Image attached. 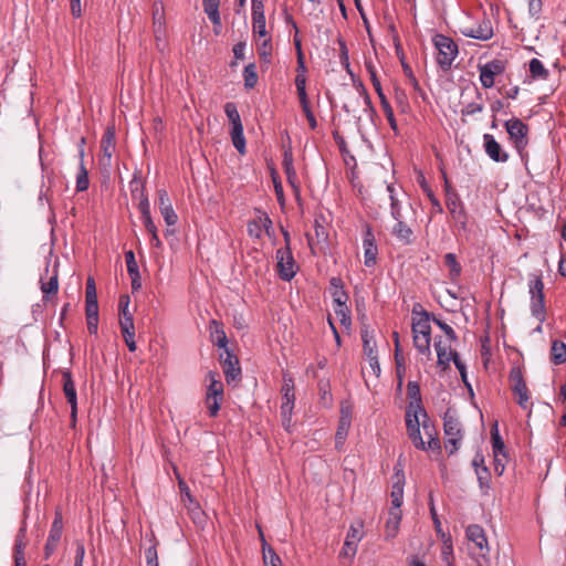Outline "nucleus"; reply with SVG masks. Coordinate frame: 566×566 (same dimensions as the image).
<instances>
[{
    "mask_svg": "<svg viewBox=\"0 0 566 566\" xmlns=\"http://www.w3.org/2000/svg\"><path fill=\"white\" fill-rule=\"evenodd\" d=\"M412 334L413 344L418 352L430 355L431 326L429 314L427 312L413 316Z\"/></svg>",
    "mask_w": 566,
    "mask_h": 566,
    "instance_id": "nucleus-1",
    "label": "nucleus"
},
{
    "mask_svg": "<svg viewBox=\"0 0 566 566\" xmlns=\"http://www.w3.org/2000/svg\"><path fill=\"white\" fill-rule=\"evenodd\" d=\"M209 381L206 392V406L210 417H216L220 410L223 400V384L217 371H209L206 376Z\"/></svg>",
    "mask_w": 566,
    "mask_h": 566,
    "instance_id": "nucleus-2",
    "label": "nucleus"
},
{
    "mask_svg": "<svg viewBox=\"0 0 566 566\" xmlns=\"http://www.w3.org/2000/svg\"><path fill=\"white\" fill-rule=\"evenodd\" d=\"M224 113L231 124L230 136L234 148L241 154H245V138L243 135V125L237 105L228 102L224 105Z\"/></svg>",
    "mask_w": 566,
    "mask_h": 566,
    "instance_id": "nucleus-3",
    "label": "nucleus"
},
{
    "mask_svg": "<svg viewBox=\"0 0 566 566\" xmlns=\"http://www.w3.org/2000/svg\"><path fill=\"white\" fill-rule=\"evenodd\" d=\"M433 44L438 51L437 63L443 70H449L458 55V45L455 42L443 34H436Z\"/></svg>",
    "mask_w": 566,
    "mask_h": 566,
    "instance_id": "nucleus-4",
    "label": "nucleus"
},
{
    "mask_svg": "<svg viewBox=\"0 0 566 566\" xmlns=\"http://www.w3.org/2000/svg\"><path fill=\"white\" fill-rule=\"evenodd\" d=\"M531 295V312L532 315L543 323L546 318L544 283L538 275H533L528 283Z\"/></svg>",
    "mask_w": 566,
    "mask_h": 566,
    "instance_id": "nucleus-5",
    "label": "nucleus"
},
{
    "mask_svg": "<svg viewBox=\"0 0 566 566\" xmlns=\"http://www.w3.org/2000/svg\"><path fill=\"white\" fill-rule=\"evenodd\" d=\"M423 413H427L424 408H422V410H418L417 408L407 407L406 409V426L408 436L413 446L420 450H426V442L422 439L420 432Z\"/></svg>",
    "mask_w": 566,
    "mask_h": 566,
    "instance_id": "nucleus-6",
    "label": "nucleus"
},
{
    "mask_svg": "<svg viewBox=\"0 0 566 566\" xmlns=\"http://www.w3.org/2000/svg\"><path fill=\"white\" fill-rule=\"evenodd\" d=\"M511 389L516 397V402L523 408L527 409L530 405V392L525 384L522 368L514 366L509 375Z\"/></svg>",
    "mask_w": 566,
    "mask_h": 566,
    "instance_id": "nucleus-7",
    "label": "nucleus"
},
{
    "mask_svg": "<svg viewBox=\"0 0 566 566\" xmlns=\"http://www.w3.org/2000/svg\"><path fill=\"white\" fill-rule=\"evenodd\" d=\"M446 206L452 219L461 227L465 228L468 217L463 203L459 195L451 189L448 181H446Z\"/></svg>",
    "mask_w": 566,
    "mask_h": 566,
    "instance_id": "nucleus-8",
    "label": "nucleus"
},
{
    "mask_svg": "<svg viewBox=\"0 0 566 566\" xmlns=\"http://www.w3.org/2000/svg\"><path fill=\"white\" fill-rule=\"evenodd\" d=\"M506 132L511 142L521 154L527 146L528 127L518 118L510 119L505 123Z\"/></svg>",
    "mask_w": 566,
    "mask_h": 566,
    "instance_id": "nucleus-9",
    "label": "nucleus"
},
{
    "mask_svg": "<svg viewBox=\"0 0 566 566\" xmlns=\"http://www.w3.org/2000/svg\"><path fill=\"white\" fill-rule=\"evenodd\" d=\"M465 536L472 544L471 549L474 554L481 557H485L489 552L488 538L484 530L478 524H471L467 527Z\"/></svg>",
    "mask_w": 566,
    "mask_h": 566,
    "instance_id": "nucleus-10",
    "label": "nucleus"
},
{
    "mask_svg": "<svg viewBox=\"0 0 566 566\" xmlns=\"http://www.w3.org/2000/svg\"><path fill=\"white\" fill-rule=\"evenodd\" d=\"M277 273L284 281H291L296 274V263L290 247L276 251Z\"/></svg>",
    "mask_w": 566,
    "mask_h": 566,
    "instance_id": "nucleus-11",
    "label": "nucleus"
},
{
    "mask_svg": "<svg viewBox=\"0 0 566 566\" xmlns=\"http://www.w3.org/2000/svg\"><path fill=\"white\" fill-rule=\"evenodd\" d=\"M219 360L228 384H231L232 381L239 380L241 378L239 359L229 350V348H226V350L220 353Z\"/></svg>",
    "mask_w": 566,
    "mask_h": 566,
    "instance_id": "nucleus-12",
    "label": "nucleus"
},
{
    "mask_svg": "<svg viewBox=\"0 0 566 566\" xmlns=\"http://www.w3.org/2000/svg\"><path fill=\"white\" fill-rule=\"evenodd\" d=\"M63 534V518L61 512L55 513L51 530L44 546V558H50L56 551Z\"/></svg>",
    "mask_w": 566,
    "mask_h": 566,
    "instance_id": "nucleus-13",
    "label": "nucleus"
},
{
    "mask_svg": "<svg viewBox=\"0 0 566 566\" xmlns=\"http://www.w3.org/2000/svg\"><path fill=\"white\" fill-rule=\"evenodd\" d=\"M363 525H350L347 532L343 548L339 553L340 557L353 559L357 553V545L363 538Z\"/></svg>",
    "mask_w": 566,
    "mask_h": 566,
    "instance_id": "nucleus-14",
    "label": "nucleus"
},
{
    "mask_svg": "<svg viewBox=\"0 0 566 566\" xmlns=\"http://www.w3.org/2000/svg\"><path fill=\"white\" fill-rule=\"evenodd\" d=\"M271 231L272 220L268 213L261 210H256L255 217L248 223L249 235L260 239L263 232H265L268 235H271Z\"/></svg>",
    "mask_w": 566,
    "mask_h": 566,
    "instance_id": "nucleus-15",
    "label": "nucleus"
},
{
    "mask_svg": "<svg viewBox=\"0 0 566 566\" xmlns=\"http://www.w3.org/2000/svg\"><path fill=\"white\" fill-rule=\"evenodd\" d=\"M62 379H63V392L65 395L67 402L71 406L72 426H75L76 416H77V396H76L75 385H74V381L72 379V375L70 371H64L62 374Z\"/></svg>",
    "mask_w": 566,
    "mask_h": 566,
    "instance_id": "nucleus-16",
    "label": "nucleus"
},
{
    "mask_svg": "<svg viewBox=\"0 0 566 566\" xmlns=\"http://www.w3.org/2000/svg\"><path fill=\"white\" fill-rule=\"evenodd\" d=\"M363 249H364V264L367 268H371L377 263V254L378 248L375 243V237L369 227L366 228L364 240H363Z\"/></svg>",
    "mask_w": 566,
    "mask_h": 566,
    "instance_id": "nucleus-17",
    "label": "nucleus"
},
{
    "mask_svg": "<svg viewBox=\"0 0 566 566\" xmlns=\"http://www.w3.org/2000/svg\"><path fill=\"white\" fill-rule=\"evenodd\" d=\"M394 483L391 486L390 497H391V509L400 510V506L403 501V485H405V474L402 470H397L394 473Z\"/></svg>",
    "mask_w": 566,
    "mask_h": 566,
    "instance_id": "nucleus-18",
    "label": "nucleus"
},
{
    "mask_svg": "<svg viewBox=\"0 0 566 566\" xmlns=\"http://www.w3.org/2000/svg\"><path fill=\"white\" fill-rule=\"evenodd\" d=\"M165 12H164V4L160 1H156L153 4V25H154V34L155 39L157 41V45H159V42L165 36Z\"/></svg>",
    "mask_w": 566,
    "mask_h": 566,
    "instance_id": "nucleus-19",
    "label": "nucleus"
},
{
    "mask_svg": "<svg viewBox=\"0 0 566 566\" xmlns=\"http://www.w3.org/2000/svg\"><path fill=\"white\" fill-rule=\"evenodd\" d=\"M484 149L488 156L496 163H505L509 159V155L502 150L501 145L495 140L491 134L483 136Z\"/></svg>",
    "mask_w": 566,
    "mask_h": 566,
    "instance_id": "nucleus-20",
    "label": "nucleus"
},
{
    "mask_svg": "<svg viewBox=\"0 0 566 566\" xmlns=\"http://www.w3.org/2000/svg\"><path fill=\"white\" fill-rule=\"evenodd\" d=\"M450 340H442L441 338H436L434 348L438 356V365L442 367V369L449 368L450 361L453 360V355L458 354L457 352L451 349Z\"/></svg>",
    "mask_w": 566,
    "mask_h": 566,
    "instance_id": "nucleus-21",
    "label": "nucleus"
},
{
    "mask_svg": "<svg viewBox=\"0 0 566 566\" xmlns=\"http://www.w3.org/2000/svg\"><path fill=\"white\" fill-rule=\"evenodd\" d=\"M281 394H282L281 410H285V412L289 410H293L294 401H295L294 380L287 374H284V376H283Z\"/></svg>",
    "mask_w": 566,
    "mask_h": 566,
    "instance_id": "nucleus-22",
    "label": "nucleus"
},
{
    "mask_svg": "<svg viewBox=\"0 0 566 566\" xmlns=\"http://www.w3.org/2000/svg\"><path fill=\"white\" fill-rule=\"evenodd\" d=\"M283 167L289 185L292 187L296 199L300 198L301 190L298 186L297 175L293 166L292 154L285 153L283 158Z\"/></svg>",
    "mask_w": 566,
    "mask_h": 566,
    "instance_id": "nucleus-23",
    "label": "nucleus"
},
{
    "mask_svg": "<svg viewBox=\"0 0 566 566\" xmlns=\"http://www.w3.org/2000/svg\"><path fill=\"white\" fill-rule=\"evenodd\" d=\"M420 427H422L424 434L428 437V442H426V450H440L441 446L438 433L434 429V426L430 422L427 413H423V419L421 420Z\"/></svg>",
    "mask_w": 566,
    "mask_h": 566,
    "instance_id": "nucleus-24",
    "label": "nucleus"
},
{
    "mask_svg": "<svg viewBox=\"0 0 566 566\" xmlns=\"http://www.w3.org/2000/svg\"><path fill=\"white\" fill-rule=\"evenodd\" d=\"M211 342L220 349L226 350L228 348V338L223 329L222 323L212 319L209 325Z\"/></svg>",
    "mask_w": 566,
    "mask_h": 566,
    "instance_id": "nucleus-25",
    "label": "nucleus"
},
{
    "mask_svg": "<svg viewBox=\"0 0 566 566\" xmlns=\"http://www.w3.org/2000/svg\"><path fill=\"white\" fill-rule=\"evenodd\" d=\"M401 516H402L401 510H397V509L389 510V516H388V520H387L386 526H385V538L386 539H392L397 536L398 531H399V525L401 522Z\"/></svg>",
    "mask_w": 566,
    "mask_h": 566,
    "instance_id": "nucleus-26",
    "label": "nucleus"
},
{
    "mask_svg": "<svg viewBox=\"0 0 566 566\" xmlns=\"http://www.w3.org/2000/svg\"><path fill=\"white\" fill-rule=\"evenodd\" d=\"M463 34L478 40H489L493 35V29L489 21H483L476 27L467 28Z\"/></svg>",
    "mask_w": 566,
    "mask_h": 566,
    "instance_id": "nucleus-27",
    "label": "nucleus"
},
{
    "mask_svg": "<svg viewBox=\"0 0 566 566\" xmlns=\"http://www.w3.org/2000/svg\"><path fill=\"white\" fill-rule=\"evenodd\" d=\"M115 150V133L113 128H107L101 140V151L103 159L109 164Z\"/></svg>",
    "mask_w": 566,
    "mask_h": 566,
    "instance_id": "nucleus-28",
    "label": "nucleus"
},
{
    "mask_svg": "<svg viewBox=\"0 0 566 566\" xmlns=\"http://www.w3.org/2000/svg\"><path fill=\"white\" fill-rule=\"evenodd\" d=\"M80 156V169L76 176V190L85 191L90 186L88 171L84 165V148L81 147L78 150Z\"/></svg>",
    "mask_w": 566,
    "mask_h": 566,
    "instance_id": "nucleus-29",
    "label": "nucleus"
},
{
    "mask_svg": "<svg viewBox=\"0 0 566 566\" xmlns=\"http://www.w3.org/2000/svg\"><path fill=\"white\" fill-rule=\"evenodd\" d=\"M392 234L405 244L412 242L413 231L401 219L392 227Z\"/></svg>",
    "mask_w": 566,
    "mask_h": 566,
    "instance_id": "nucleus-30",
    "label": "nucleus"
},
{
    "mask_svg": "<svg viewBox=\"0 0 566 566\" xmlns=\"http://www.w3.org/2000/svg\"><path fill=\"white\" fill-rule=\"evenodd\" d=\"M530 75L534 81H546L549 76V71L544 66L542 61L538 59H532L530 61Z\"/></svg>",
    "mask_w": 566,
    "mask_h": 566,
    "instance_id": "nucleus-31",
    "label": "nucleus"
},
{
    "mask_svg": "<svg viewBox=\"0 0 566 566\" xmlns=\"http://www.w3.org/2000/svg\"><path fill=\"white\" fill-rule=\"evenodd\" d=\"M219 6L220 0H203V10L214 27L221 25Z\"/></svg>",
    "mask_w": 566,
    "mask_h": 566,
    "instance_id": "nucleus-32",
    "label": "nucleus"
},
{
    "mask_svg": "<svg viewBox=\"0 0 566 566\" xmlns=\"http://www.w3.org/2000/svg\"><path fill=\"white\" fill-rule=\"evenodd\" d=\"M407 395L410 399L407 407L417 408L418 410H422V401H421V394H420V387L416 381H409L407 385Z\"/></svg>",
    "mask_w": 566,
    "mask_h": 566,
    "instance_id": "nucleus-33",
    "label": "nucleus"
},
{
    "mask_svg": "<svg viewBox=\"0 0 566 566\" xmlns=\"http://www.w3.org/2000/svg\"><path fill=\"white\" fill-rule=\"evenodd\" d=\"M551 360L555 365L566 361V345L562 340H554L551 346Z\"/></svg>",
    "mask_w": 566,
    "mask_h": 566,
    "instance_id": "nucleus-34",
    "label": "nucleus"
},
{
    "mask_svg": "<svg viewBox=\"0 0 566 566\" xmlns=\"http://www.w3.org/2000/svg\"><path fill=\"white\" fill-rule=\"evenodd\" d=\"M130 304L129 295H122L118 302V314H119V327H123L125 319L128 323L134 324L133 313L128 311Z\"/></svg>",
    "mask_w": 566,
    "mask_h": 566,
    "instance_id": "nucleus-35",
    "label": "nucleus"
},
{
    "mask_svg": "<svg viewBox=\"0 0 566 566\" xmlns=\"http://www.w3.org/2000/svg\"><path fill=\"white\" fill-rule=\"evenodd\" d=\"M443 427L446 437H462L461 424L455 417L446 413Z\"/></svg>",
    "mask_w": 566,
    "mask_h": 566,
    "instance_id": "nucleus-36",
    "label": "nucleus"
},
{
    "mask_svg": "<svg viewBox=\"0 0 566 566\" xmlns=\"http://www.w3.org/2000/svg\"><path fill=\"white\" fill-rule=\"evenodd\" d=\"M491 440H492V449H493V455L494 457H503L505 455V446L504 442L499 433L497 423L492 427L491 429Z\"/></svg>",
    "mask_w": 566,
    "mask_h": 566,
    "instance_id": "nucleus-37",
    "label": "nucleus"
},
{
    "mask_svg": "<svg viewBox=\"0 0 566 566\" xmlns=\"http://www.w3.org/2000/svg\"><path fill=\"white\" fill-rule=\"evenodd\" d=\"M120 332H122L123 338H124L129 352H135L136 343H135V326H134V324H130L127 322V319H125L123 327H120Z\"/></svg>",
    "mask_w": 566,
    "mask_h": 566,
    "instance_id": "nucleus-38",
    "label": "nucleus"
},
{
    "mask_svg": "<svg viewBox=\"0 0 566 566\" xmlns=\"http://www.w3.org/2000/svg\"><path fill=\"white\" fill-rule=\"evenodd\" d=\"M350 424H352V421H345V420H339L338 421V427H337V431H336V434H335V447L336 449H342L345 440H346V437L348 434V430L350 428Z\"/></svg>",
    "mask_w": 566,
    "mask_h": 566,
    "instance_id": "nucleus-39",
    "label": "nucleus"
},
{
    "mask_svg": "<svg viewBox=\"0 0 566 566\" xmlns=\"http://www.w3.org/2000/svg\"><path fill=\"white\" fill-rule=\"evenodd\" d=\"M361 339L364 353L366 354V356L377 354L376 342L374 340V336L369 333L367 328L361 331Z\"/></svg>",
    "mask_w": 566,
    "mask_h": 566,
    "instance_id": "nucleus-40",
    "label": "nucleus"
},
{
    "mask_svg": "<svg viewBox=\"0 0 566 566\" xmlns=\"http://www.w3.org/2000/svg\"><path fill=\"white\" fill-rule=\"evenodd\" d=\"M244 86L247 88H253L258 83L256 66L254 63H250L244 67L243 71Z\"/></svg>",
    "mask_w": 566,
    "mask_h": 566,
    "instance_id": "nucleus-41",
    "label": "nucleus"
},
{
    "mask_svg": "<svg viewBox=\"0 0 566 566\" xmlns=\"http://www.w3.org/2000/svg\"><path fill=\"white\" fill-rule=\"evenodd\" d=\"M256 46L260 57L263 61L269 62V57L272 52L271 39L268 36L261 39L256 38Z\"/></svg>",
    "mask_w": 566,
    "mask_h": 566,
    "instance_id": "nucleus-42",
    "label": "nucleus"
},
{
    "mask_svg": "<svg viewBox=\"0 0 566 566\" xmlns=\"http://www.w3.org/2000/svg\"><path fill=\"white\" fill-rule=\"evenodd\" d=\"M387 190L390 197L391 216L396 221L402 218L400 202L395 193V187L392 185L387 186Z\"/></svg>",
    "mask_w": 566,
    "mask_h": 566,
    "instance_id": "nucleus-43",
    "label": "nucleus"
},
{
    "mask_svg": "<svg viewBox=\"0 0 566 566\" xmlns=\"http://www.w3.org/2000/svg\"><path fill=\"white\" fill-rule=\"evenodd\" d=\"M379 99H380V105H381V108L385 113V116L391 127V129L394 130H397V122H396V118H395V115H394V109L392 107L390 106L386 95H381V96H378Z\"/></svg>",
    "mask_w": 566,
    "mask_h": 566,
    "instance_id": "nucleus-44",
    "label": "nucleus"
},
{
    "mask_svg": "<svg viewBox=\"0 0 566 566\" xmlns=\"http://www.w3.org/2000/svg\"><path fill=\"white\" fill-rule=\"evenodd\" d=\"M137 193H139L138 209H139L142 216L150 213L149 200H148V197L144 193V188L140 187V189H139L138 186H136L135 189H132L133 197H136Z\"/></svg>",
    "mask_w": 566,
    "mask_h": 566,
    "instance_id": "nucleus-45",
    "label": "nucleus"
},
{
    "mask_svg": "<svg viewBox=\"0 0 566 566\" xmlns=\"http://www.w3.org/2000/svg\"><path fill=\"white\" fill-rule=\"evenodd\" d=\"M252 20H253L252 28H253L254 36L260 38V39L268 36L265 15L252 17Z\"/></svg>",
    "mask_w": 566,
    "mask_h": 566,
    "instance_id": "nucleus-46",
    "label": "nucleus"
},
{
    "mask_svg": "<svg viewBox=\"0 0 566 566\" xmlns=\"http://www.w3.org/2000/svg\"><path fill=\"white\" fill-rule=\"evenodd\" d=\"M314 229H315V237H316L317 243L326 242L328 239V229L324 224L323 218L315 219Z\"/></svg>",
    "mask_w": 566,
    "mask_h": 566,
    "instance_id": "nucleus-47",
    "label": "nucleus"
},
{
    "mask_svg": "<svg viewBox=\"0 0 566 566\" xmlns=\"http://www.w3.org/2000/svg\"><path fill=\"white\" fill-rule=\"evenodd\" d=\"M41 290L44 294V296H48L50 294H56L59 290V280H57V273L54 271V274L49 279V281L43 282L41 284Z\"/></svg>",
    "mask_w": 566,
    "mask_h": 566,
    "instance_id": "nucleus-48",
    "label": "nucleus"
},
{
    "mask_svg": "<svg viewBox=\"0 0 566 566\" xmlns=\"http://www.w3.org/2000/svg\"><path fill=\"white\" fill-rule=\"evenodd\" d=\"M27 547V536L25 531L20 530L14 543V558L24 557V551Z\"/></svg>",
    "mask_w": 566,
    "mask_h": 566,
    "instance_id": "nucleus-49",
    "label": "nucleus"
},
{
    "mask_svg": "<svg viewBox=\"0 0 566 566\" xmlns=\"http://www.w3.org/2000/svg\"><path fill=\"white\" fill-rule=\"evenodd\" d=\"M480 81L484 88L493 87L495 83V75L489 71L484 65H479Z\"/></svg>",
    "mask_w": 566,
    "mask_h": 566,
    "instance_id": "nucleus-50",
    "label": "nucleus"
},
{
    "mask_svg": "<svg viewBox=\"0 0 566 566\" xmlns=\"http://www.w3.org/2000/svg\"><path fill=\"white\" fill-rule=\"evenodd\" d=\"M263 560L264 564L268 566L281 565V558L279 557V555L274 552L272 547H266L265 544L263 545Z\"/></svg>",
    "mask_w": 566,
    "mask_h": 566,
    "instance_id": "nucleus-51",
    "label": "nucleus"
},
{
    "mask_svg": "<svg viewBox=\"0 0 566 566\" xmlns=\"http://www.w3.org/2000/svg\"><path fill=\"white\" fill-rule=\"evenodd\" d=\"M392 337L395 342V360L397 365V370L398 373H400V368L405 369V358L401 354L398 332H394Z\"/></svg>",
    "mask_w": 566,
    "mask_h": 566,
    "instance_id": "nucleus-52",
    "label": "nucleus"
},
{
    "mask_svg": "<svg viewBox=\"0 0 566 566\" xmlns=\"http://www.w3.org/2000/svg\"><path fill=\"white\" fill-rule=\"evenodd\" d=\"M295 85L297 90V95L300 101L306 99L307 93H306V75L303 73H297L295 77Z\"/></svg>",
    "mask_w": 566,
    "mask_h": 566,
    "instance_id": "nucleus-53",
    "label": "nucleus"
},
{
    "mask_svg": "<svg viewBox=\"0 0 566 566\" xmlns=\"http://www.w3.org/2000/svg\"><path fill=\"white\" fill-rule=\"evenodd\" d=\"M366 69L368 71V73H369L371 84H373L377 95L378 96L385 95L384 92H382V88H381L380 81H379V78L377 76L375 66L371 63H366Z\"/></svg>",
    "mask_w": 566,
    "mask_h": 566,
    "instance_id": "nucleus-54",
    "label": "nucleus"
},
{
    "mask_svg": "<svg viewBox=\"0 0 566 566\" xmlns=\"http://www.w3.org/2000/svg\"><path fill=\"white\" fill-rule=\"evenodd\" d=\"M444 264L450 269L451 275L458 276L460 274L461 266L453 253H447L444 255Z\"/></svg>",
    "mask_w": 566,
    "mask_h": 566,
    "instance_id": "nucleus-55",
    "label": "nucleus"
},
{
    "mask_svg": "<svg viewBox=\"0 0 566 566\" xmlns=\"http://www.w3.org/2000/svg\"><path fill=\"white\" fill-rule=\"evenodd\" d=\"M125 261L128 274L137 276V273H139L138 265L132 250L125 252Z\"/></svg>",
    "mask_w": 566,
    "mask_h": 566,
    "instance_id": "nucleus-56",
    "label": "nucleus"
},
{
    "mask_svg": "<svg viewBox=\"0 0 566 566\" xmlns=\"http://www.w3.org/2000/svg\"><path fill=\"white\" fill-rule=\"evenodd\" d=\"M478 481L480 488L483 490L490 489V472L486 467H482L481 469H476Z\"/></svg>",
    "mask_w": 566,
    "mask_h": 566,
    "instance_id": "nucleus-57",
    "label": "nucleus"
},
{
    "mask_svg": "<svg viewBox=\"0 0 566 566\" xmlns=\"http://www.w3.org/2000/svg\"><path fill=\"white\" fill-rule=\"evenodd\" d=\"M300 103H301L302 109L306 116V119L308 122V125L311 126L312 129H315L317 126V122H316L314 114L311 111L308 98L302 99V101H300Z\"/></svg>",
    "mask_w": 566,
    "mask_h": 566,
    "instance_id": "nucleus-58",
    "label": "nucleus"
},
{
    "mask_svg": "<svg viewBox=\"0 0 566 566\" xmlns=\"http://www.w3.org/2000/svg\"><path fill=\"white\" fill-rule=\"evenodd\" d=\"M146 566H159L156 545L148 547L145 552Z\"/></svg>",
    "mask_w": 566,
    "mask_h": 566,
    "instance_id": "nucleus-59",
    "label": "nucleus"
},
{
    "mask_svg": "<svg viewBox=\"0 0 566 566\" xmlns=\"http://www.w3.org/2000/svg\"><path fill=\"white\" fill-rule=\"evenodd\" d=\"M160 213H161L165 222L167 223V226H174L177 223L178 216L175 212L172 207L160 209Z\"/></svg>",
    "mask_w": 566,
    "mask_h": 566,
    "instance_id": "nucleus-60",
    "label": "nucleus"
},
{
    "mask_svg": "<svg viewBox=\"0 0 566 566\" xmlns=\"http://www.w3.org/2000/svg\"><path fill=\"white\" fill-rule=\"evenodd\" d=\"M433 322L444 332L448 338L447 340L454 342L457 339V334L450 325L436 317L433 318Z\"/></svg>",
    "mask_w": 566,
    "mask_h": 566,
    "instance_id": "nucleus-61",
    "label": "nucleus"
},
{
    "mask_svg": "<svg viewBox=\"0 0 566 566\" xmlns=\"http://www.w3.org/2000/svg\"><path fill=\"white\" fill-rule=\"evenodd\" d=\"M85 301H97L96 285L92 276L86 281Z\"/></svg>",
    "mask_w": 566,
    "mask_h": 566,
    "instance_id": "nucleus-62",
    "label": "nucleus"
},
{
    "mask_svg": "<svg viewBox=\"0 0 566 566\" xmlns=\"http://www.w3.org/2000/svg\"><path fill=\"white\" fill-rule=\"evenodd\" d=\"M489 71H491L495 76L502 74L505 71V65L501 60H492L484 64Z\"/></svg>",
    "mask_w": 566,
    "mask_h": 566,
    "instance_id": "nucleus-63",
    "label": "nucleus"
},
{
    "mask_svg": "<svg viewBox=\"0 0 566 566\" xmlns=\"http://www.w3.org/2000/svg\"><path fill=\"white\" fill-rule=\"evenodd\" d=\"M75 545H76V552H75V557H74V566H83V560H84V556H85L84 544L81 541H76Z\"/></svg>",
    "mask_w": 566,
    "mask_h": 566,
    "instance_id": "nucleus-64",
    "label": "nucleus"
}]
</instances>
